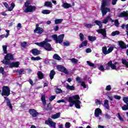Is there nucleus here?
I'll return each mask as SVG.
<instances>
[{
    "mask_svg": "<svg viewBox=\"0 0 128 128\" xmlns=\"http://www.w3.org/2000/svg\"><path fill=\"white\" fill-rule=\"evenodd\" d=\"M14 60V56L12 54H8L2 61V64H6L5 68H18L20 62H10V60Z\"/></svg>",
    "mask_w": 128,
    "mask_h": 128,
    "instance_id": "obj_1",
    "label": "nucleus"
},
{
    "mask_svg": "<svg viewBox=\"0 0 128 128\" xmlns=\"http://www.w3.org/2000/svg\"><path fill=\"white\" fill-rule=\"evenodd\" d=\"M2 96H4V98L6 100V106H9L10 110L12 108V103L10 102V100L8 96L10 95V89L8 86H4L2 88V92H1Z\"/></svg>",
    "mask_w": 128,
    "mask_h": 128,
    "instance_id": "obj_2",
    "label": "nucleus"
},
{
    "mask_svg": "<svg viewBox=\"0 0 128 128\" xmlns=\"http://www.w3.org/2000/svg\"><path fill=\"white\" fill-rule=\"evenodd\" d=\"M80 98L78 94H76L72 96H70L68 99V102H70V106H73L74 104L76 108H80V104H82V102L80 100Z\"/></svg>",
    "mask_w": 128,
    "mask_h": 128,
    "instance_id": "obj_3",
    "label": "nucleus"
},
{
    "mask_svg": "<svg viewBox=\"0 0 128 128\" xmlns=\"http://www.w3.org/2000/svg\"><path fill=\"white\" fill-rule=\"evenodd\" d=\"M110 0H102V3L100 10L102 12V16H106L108 12H110V9L109 8L106 7L107 6H110Z\"/></svg>",
    "mask_w": 128,
    "mask_h": 128,
    "instance_id": "obj_4",
    "label": "nucleus"
},
{
    "mask_svg": "<svg viewBox=\"0 0 128 128\" xmlns=\"http://www.w3.org/2000/svg\"><path fill=\"white\" fill-rule=\"evenodd\" d=\"M48 42V39H46L45 41H43L41 42H35V44H36V46H38L44 48L48 52H50V50H52V46Z\"/></svg>",
    "mask_w": 128,
    "mask_h": 128,
    "instance_id": "obj_5",
    "label": "nucleus"
},
{
    "mask_svg": "<svg viewBox=\"0 0 128 128\" xmlns=\"http://www.w3.org/2000/svg\"><path fill=\"white\" fill-rule=\"evenodd\" d=\"M30 4V1H26L25 2L24 6L26 8L24 10V12H32L36 10V6Z\"/></svg>",
    "mask_w": 128,
    "mask_h": 128,
    "instance_id": "obj_6",
    "label": "nucleus"
},
{
    "mask_svg": "<svg viewBox=\"0 0 128 128\" xmlns=\"http://www.w3.org/2000/svg\"><path fill=\"white\" fill-rule=\"evenodd\" d=\"M52 38L55 40L56 44H62L64 42V34H62L58 37V35L54 34L52 36Z\"/></svg>",
    "mask_w": 128,
    "mask_h": 128,
    "instance_id": "obj_7",
    "label": "nucleus"
},
{
    "mask_svg": "<svg viewBox=\"0 0 128 128\" xmlns=\"http://www.w3.org/2000/svg\"><path fill=\"white\" fill-rule=\"evenodd\" d=\"M107 66H110L112 70H120V64H118V62H115L114 64H113L112 62L110 60L107 64Z\"/></svg>",
    "mask_w": 128,
    "mask_h": 128,
    "instance_id": "obj_8",
    "label": "nucleus"
},
{
    "mask_svg": "<svg viewBox=\"0 0 128 128\" xmlns=\"http://www.w3.org/2000/svg\"><path fill=\"white\" fill-rule=\"evenodd\" d=\"M114 48L112 46L110 47L108 50L106 46H103L102 48V52L104 54V56H106V54H110L112 50H114Z\"/></svg>",
    "mask_w": 128,
    "mask_h": 128,
    "instance_id": "obj_9",
    "label": "nucleus"
},
{
    "mask_svg": "<svg viewBox=\"0 0 128 128\" xmlns=\"http://www.w3.org/2000/svg\"><path fill=\"white\" fill-rule=\"evenodd\" d=\"M45 124L49 126L50 128H56V122H54V121H52L50 118H48V120L45 121Z\"/></svg>",
    "mask_w": 128,
    "mask_h": 128,
    "instance_id": "obj_10",
    "label": "nucleus"
},
{
    "mask_svg": "<svg viewBox=\"0 0 128 128\" xmlns=\"http://www.w3.org/2000/svg\"><path fill=\"white\" fill-rule=\"evenodd\" d=\"M28 112L32 116V118H36L38 116V112H37L36 109L30 108L28 110Z\"/></svg>",
    "mask_w": 128,
    "mask_h": 128,
    "instance_id": "obj_11",
    "label": "nucleus"
},
{
    "mask_svg": "<svg viewBox=\"0 0 128 128\" xmlns=\"http://www.w3.org/2000/svg\"><path fill=\"white\" fill-rule=\"evenodd\" d=\"M56 68L59 72H64V74H68V70H66V68L64 67L62 65L57 66Z\"/></svg>",
    "mask_w": 128,
    "mask_h": 128,
    "instance_id": "obj_12",
    "label": "nucleus"
},
{
    "mask_svg": "<svg viewBox=\"0 0 128 128\" xmlns=\"http://www.w3.org/2000/svg\"><path fill=\"white\" fill-rule=\"evenodd\" d=\"M118 18H124L125 20H128V12H122L121 13H119L118 14Z\"/></svg>",
    "mask_w": 128,
    "mask_h": 128,
    "instance_id": "obj_13",
    "label": "nucleus"
},
{
    "mask_svg": "<svg viewBox=\"0 0 128 128\" xmlns=\"http://www.w3.org/2000/svg\"><path fill=\"white\" fill-rule=\"evenodd\" d=\"M123 101L126 105L125 104L122 107V110H128V97H124Z\"/></svg>",
    "mask_w": 128,
    "mask_h": 128,
    "instance_id": "obj_14",
    "label": "nucleus"
},
{
    "mask_svg": "<svg viewBox=\"0 0 128 128\" xmlns=\"http://www.w3.org/2000/svg\"><path fill=\"white\" fill-rule=\"evenodd\" d=\"M118 46L120 50H126V44L122 41L118 42Z\"/></svg>",
    "mask_w": 128,
    "mask_h": 128,
    "instance_id": "obj_15",
    "label": "nucleus"
},
{
    "mask_svg": "<svg viewBox=\"0 0 128 128\" xmlns=\"http://www.w3.org/2000/svg\"><path fill=\"white\" fill-rule=\"evenodd\" d=\"M38 24H36V29L34 30V32H36V34H42L44 32V29L40 27H38Z\"/></svg>",
    "mask_w": 128,
    "mask_h": 128,
    "instance_id": "obj_16",
    "label": "nucleus"
},
{
    "mask_svg": "<svg viewBox=\"0 0 128 128\" xmlns=\"http://www.w3.org/2000/svg\"><path fill=\"white\" fill-rule=\"evenodd\" d=\"M96 32H98V34H101L102 36H103L104 38L106 37V29L104 28L98 30Z\"/></svg>",
    "mask_w": 128,
    "mask_h": 128,
    "instance_id": "obj_17",
    "label": "nucleus"
},
{
    "mask_svg": "<svg viewBox=\"0 0 128 128\" xmlns=\"http://www.w3.org/2000/svg\"><path fill=\"white\" fill-rule=\"evenodd\" d=\"M100 114H102V110L100 108H96L94 110V116L96 118H98Z\"/></svg>",
    "mask_w": 128,
    "mask_h": 128,
    "instance_id": "obj_18",
    "label": "nucleus"
},
{
    "mask_svg": "<svg viewBox=\"0 0 128 128\" xmlns=\"http://www.w3.org/2000/svg\"><path fill=\"white\" fill-rule=\"evenodd\" d=\"M72 4L67 3V2H62V7L64 8H72Z\"/></svg>",
    "mask_w": 128,
    "mask_h": 128,
    "instance_id": "obj_19",
    "label": "nucleus"
},
{
    "mask_svg": "<svg viewBox=\"0 0 128 128\" xmlns=\"http://www.w3.org/2000/svg\"><path fill=\"white\" fill-rule=\"evenodd\" d=\"M41 100L42 102L43 106H46V96H44V94L42 96Z\"/></svg>",
    "mask_w": 128,
    "mask_h": 128,
    "instance_id": "obj_20",
    "label": "nucleus"
},
{
    "mask_svg": "<svg viewBox=\"0 0 128 128\" xmlns=\"http://www.w3.org/2000/svg\"><path fill=\"white\" fill-rule=\"evenodd\" d=\"M60 116V112H58V113H56V114H54V115H52V118H53V120H56V118H58Z\"/></svg>",
    "mask_w": 128,
    "mask_h": 128,
    "instance_id": "obj_21",
    "label": "nucleus"
},
{
    "mask_svg": "<svg viewBox=\"0 0 128 128\" xmlns=\"http://www.w3.org/2000/svg\"><path fill=\"white\" fill-rule=\"evenodd\" d=\"M31 52H32V54L34 56H38L40 54V50H38V49H34L32 50Z\"/></svg>",
    "mask_w": 128,
    "mask_h": 128,
    "instance_id": "obj_22",
    "label": "nucleus"
},
{
    "mask_svg": "<svg viewBox=\"0 0 128 128\" xmlns=\"http://www.w3.org/2000/svg\"><path fill=\"white\" fill-rule=\"evenodd\" d=\"M104 106L106 110H110V105L108 104V100H104Z\"/></svg>",
    "mask_w": 128,
    "mask_h": 128,
    "instance_id": "obj_23",
    "label": "nucleus"
},
{
    "mask_svg": "<svg viewBox=\"0 0 128 128\" xmlns=\"http://www.w3.org/2000/svg\"><path fill=\"white\" fill-rule=\"evenodd\" d=\"M16 72H18L19 74H26V70L24 69L16 70H15Z\"/></svg>",
    "mask_w": 128,
    "mask_h": 128,
    "instance_id": "obj_24",
    "label": "nucleus"
},
{
    "mask_svg": "<svg viewBox=\"0 0 128 128\" xmlns=\"http://www.w3.org/2000/svg\"><path fill=\"white\" fill-rule=\"evenodd\" d=\"M14 6H16V4H14V3H12L10 5V7L8 8V12H12V10L14 8Z\"/></svg>",
    "mask_w": 128,
    "mask_h": 128,
    "instance_id": "obj_25",
    "label": "nucleus"
},
{
    "mask_svg": "<svg viewBox=\"0 0 128 128\" xmlns=\"http://www.w3.org/2000/svg\"><path fill=\"white\" fill-rule=\"evenodd\" d=\"M50 12H52V11L48 10H44L42 11V13L43 14H50Z\"/></svg>",
    "mask_w": 128,
    "mask_h": 128,
    "instance_id": "obj_26",
    "label": "nucleus"
},
{
    "mask_svg": "<svg viewBox=\"0 0 128 128\" xmlns=\"http://www.w3.org/2000/svg\"><path fill=\"white\" fill-rule=\"evenodd\" d=\"M88 45V41H84L82 44H81L80 46H79V48H82L84 47V46H86Z\"/></svg>",
    "mask_w": 128,
    "mask_h": 128,
    "instance_id": "obj_27",
    "label": "nucleus"
},
{
    "mask_svg": "<svg viewBox=\"0 0 128 128\" xmlns=\"http://www.w3.org/2000/svg\"><path fill=\"white\" fill-rule=\"evenodd\" d=\"M54 74H56V72L54 70H51L50 74V80H52V78H54Z\"/></svg>",
    "mask_w": 128,
    "mask_h": 128,
    "instance_id": "obj_28",
    "label": "nucleus"
},
{
    "mask_svg": "<svg viewBox=\"0 0 128 128\" xmlns=\"http://www.w3.org/2000/svg\"><path fill=\"white\" fill-rule=\"evenodd\" d=\"M38 78H39L40 80H42L44 78V74L42 72L39 71L38 72Z\"/></svg>",
    "mask_w": 128,
    "mask_h": 128,
    "instance_id": "obj_29",
    "label": "nucleus"
},
{
    "mask_svg": "<svg viewBox=\"0 0 128 128\" xmlns=\"http://www.w3.org/2000/svg\"><path fill=\"white\" fill-rule=\"evenodd\" d=\"M62 20H64L62 19H56L54 20V24H59L62 22Z\"/></svg>",
    "mask_w": 128,
    "mask_h": 128,
    "instance_id": "obj_30",
    "label": "nucleus"
},
{
    "mask_svg": "<svg viewBox=\"0 0 128 128\" xmlns=\"http://www.w3.org/2000/svg\"><path fill=\"white\" fill-rule=\"evenodd\" d=\"M45 6H48V8H52V4L50 2H46L44 3Z\"/></svg>",
    "mask_w": 128,
    "mask_h": 128,
    "instance_id": "obj_31",
    "label": "nucleus"
},
{
    "mask_svg": "<svg viewBox=\"0 0 128 128\" xmlns=\"http://www.w3.org/2000/svg\"><path fill=\"white\" fill-rule=\"evenodd\" d=\"M53 58L57 60H62V58L58 54H54L53 56Z\"/></svg>",
    "mask_w": 128,
    "mask_h": 128,
    "instance_id": "obj_32",
    "label": "nucleus"
},
{
    "mask_svg": "<svg viewBox=\"0 0 128 128\" xmlns=\"http://www.w3.org/2000/svg\"><path fill=\"white\" fill-rule=\"evenodd\" d=\"M94 24H96L97 26H98L99 28H102V22L99 20H95L94 21Z\"/></svg>",
    "mask_w": 128,
    "mask_h": 128,
    "instance_id": "obj_33",
    "label": "nucleus"
},
{
    "mask_svg": "<svg viewBox=\"0 0 128 128\" xmlns=\"http://www.w3.org/2000/svg\"><path fill=\"white\" fill-rule=\"evenodd\" d=\"M110 18V16H107L105 19L102 20V24H108V20Z\"/></svg>",
    "mask_w": 128,
    "mask_h": 128,
    "instance_id": "obj_34",
    "label": "nucleus"
},
{
    "mask_svg": "<svg viewBox=\"0 0 128 128\" xmlns=\"http://www.w3.org/2000/svg\"><path fill=\"white\" fill-rule=\"evenodd\" d=\"M46 110H52V104H50V103H48L47 104Z\"/></svg>",
    "mask_w": 128,
    "mask_h": 128,
    "instance_id": "obj_35",
    "label": "nucleus"
},
{
    "mask_svg": "<svg viewBox=\"0 0 128 128\" xmlns=\"http://www.w3.org/2000/svg\"><path fill=\"white\" fill-rule=\"evenodd\" d=\"M88 38L90 42H94V40H96V37L92 36H88Z\"/></svg>",
    "mask_w": 128,
    "mask_h": 128,
    "instance_id": "obj_36",
    "label": "nucleus"
},
{
    "mask_svg": "<svg viewBox=\"0 0 128 128\" xmlns=\"http://www.w3.org/2000/svg\"><path fill=\"white\" fill-rule=\"evenodd\" d=\"M66 88L68 90H74L75 88L74 86H70V85H67Z\"/></svg>",
    "mask_w": 128,
    "mask_h": 128,
    "instance_id": "obj_37",
    "label": "nucleus"
},
{
    "mask_svg": "<svg viewBox=\"0 0 128 128\" xmlns=\"http://www.w3.org/2000/svg\"><path fill=\"white\" fill-rule=\"evenodd\" d=\"M120 34V31L116 30L112 32V36H118Z\"/></svg>",
    "mask_w": 128,
    "mask_h": 128,
    "instance_id": "obj_38",
    "label": "nucleus"
},
{
    "mask_svg": "<svg viewBox=\"0 0 128 128\" xmlns=\"http://www.w3.org/2000/svg\"><path fill=\"white\" fill-rule=\"evenodd\" d=\"M122 64H124V66H126V68H128V62H126V60L124 59H122Z\"/></svg>",
    "mask_w": 128,
    "mask_h": 128,
    "instance_id": "obj_39",
    "label": "nucleus"
},
{
    "mask_svg": "<svg viewBox=\"0 0 128 128\" xmlns=\"http://www.w3.org/2000/svg\"><path fill=\"white\" fill-rule=\"evenodd\" d=\"M98 69L101 72H104V66L102 65H100L98 66Z\"/></svg>",
    "mask_w": 128,
    "mask_h": 128,
    "instance_id": "obj_40",
    "label": "nucleus"
},
{
    "mask_svg": "<svg viewBox=\"0 0 128 128\" xmlns=\"http://www.w3.org/2000/svg\"><path fill=\"white\" fill-rule=\"evenodd\" d=\"M31 60H42V58L40 57L37 56V57H32Z\"/></svg>",
    "mask_w": 128,
    "mask_h": 128,
    "instance_id": "obj_41",
    "label": "nucleus"
},
{
    "mask_svg": "<svg viewBox=\"0 0 128 128\" xmlns=\"http://www.w3.org/2000/svg\"><path fill=\"white\" fill-rule=\"evenodd\" d=\"M79 36L80 38V40L83 42L84 40V34H82V33H80Z\"/></svg>",
    "mask_w": 128,
    "mask_h": 128,
    "instance_id": "obj_42",
    "label": "nucleus"
},
{
    "mask_svg": "<svg viewBox=\"0 0 128 128\" xmlns=\"http://www.w3.org/2000/svg\"><path fill=\"white\" fill-rule=\"evenodd\" d=\"M70 60L73 62V64H78V60L74 58H72V59Z\"/></svg>",
    "mask_w": 128,
    "mask_h": 128,
    "instance_id": "obj_43",
    "label": "nucleus"
},
{
    "mask_svg": "<svg viewBox=\"0 0 128 128\" xmlns=\"http://www.w3.org/2000/svg\"><path fill=\"white\" fill-rule=\"evenodd\" d=\"M8 48L7 46H3L2 48L4 52V54H8V51L6 50V48Z\"/></svg>",
    "mask_w": 128,
    "mask_h": 128,
    "instance_id": "obj_44",
    "label": "nucleus"
},
{
    "mask_svg": "<svg viewBox=\"0 0 128 128\" xmlns=\"http://www.w3.org/2000/svg\"><path fill=\"white\" fill-rule=\"evenodd\" d=\"M62 90L60 88H56V94H62Z\"/></svg>",
    "mask_w": 128,
    "mask_h": 128,
    "instance_id": "obj_45",
    "label": "nucleus"
},
{
    "mask_svg": "<svg viewBox=\"0 0 128 128\" xmlns=\"http://www.w3.org/2000/svg\"><path fill=\"white\" fill-rule=\"evenodd\" d=\"M63 44L66 46H68L70 44V43L68 41H66L63 42Z\"/></svg>",
    "mask_w": 128,
    "mask_h": 128,
    "instance_id": "obj_46",
    "label": "nucleus"
},
{
    "mask_svg": "<svg viewBox=\"0 0 128 128\" xmlns=\"http://www.w3.org/2000/svg\"><path fill=\"white\" fill-rule=\"evenodd\" d=\"M118 118H119L120 120V122H124V118H122V116H120V113H118Z\"/></svg>",
    "mask_w": 128,
    "mask_h": 128,
    "instance_id": "obj_47",
    "label": "nucleus"
},
{
    "mask_svg": "<svg viewBox=\"0 0 128 128\" xmlns=\"http://www.w3.org/2000/svg\"><path fill=\"white\" fill-rule=\"evenodd\" d=\"M65 128H70V122H67L65 124Z\"/></svg>",
    "mask_w": 128,
    "mask_h": 128,
    "instance_id": "obj_48",
    "label": "nucleus"
},
{
    "mask_svg": "<svg viewBox=\"0 0 128 128\" xmlns=\"http://www.w3.org/2000/svg\"><path fill=\"white\" fill-rule=\"evenodd\" d=\"M88 64V66H94V63H92V62H90V61H87L86 62Z\"/></svg>",
    "mask_w": 128,
    "mask_h": 128,
    "instance_id": "obj_49",
    "label": "nucleus"
},
{
    "mask_svg": "<svg viewBox=\"0 0 128 128\" xmlns=\"http://www.w3.org/2000/svg\"><path fill=\"white\" fill-rule=\"evenodd\" d=\"M114 97L116 100H120L122 98V97L118 95H114Z\"/></svg>",
    "mask_w": 128,
    "mask_h": 128,
    "instance_id": "obj_50",
    "label": "nucleus"
},
{
    "mask_svg": "<svg viewBox=\"0 0 128 128\" xmlns=\"http://www.w3.org/2000/svg\"><path fill=\"white\" fill-rule=\"evenodd\" d=\"M86 28H90L92 27V24H85Z\"/></svg>",
    "mask_w": 128,
    "mask_h": 128,
    "instance_id": "obj_51",
    "label": "nucleus"
},
{
    "mask_svg": "<svg viewBox=\"0 0 128 128\" xmlns=\"http://www.w3.org/2000/svg\"><path fill=\"white\" fill-rule=\"evenodd\" d=\"M81 86H83L84 88H86V83L84 82H81Z\"/></svg>",
    "mask_w": 128,
    "mask_h": 128,
    "instance_id": "obj_52",
    "label": "nucleus"
},
{
    "mask_svg": "<svg viewBox=\"0 0 128 128\" xmlns=\"http://www.w3.org/2000/svg\"><path fill=\"white\" fill-rule=\"evenodd\" d=\"M54 98H56V96H52L49 100L50 102H52V100H54Z\"/></svg>",
    "mask_w": 128,
    "mask_h": 128,
    "instance_id": "obj_53",
    "label": "nucleus"
},
{
    "mask_svg": "<svg viewBox=\"0 0 128 128\" xmlns=\"http://www.w3.org/2000/svg\"><path fill=\"white\" fill-rule=\"evenodd\" d=\"M116 2H118V0H112V6H116Z\"/></svg>",
    "mask_w": 128,
    "mask_h": 128,
    "instance_id": "obj_54",
    "label": "nucleus"
},
{
    "mask_svg": "<svg viewBox=\"0 0 128 128\" xmlns=\"http://www.w3.org/2000/svg\"><path fill=\"white\" fill-rule=\"evenodd\" d=\"M95 102L96 104H102V102H100V100H98V99H96L95 100Z\"/></svg>",
    "mask_w": 128,
    "mask_h": 128,
    "instance_id": "obj_55",
    "label": "nucleus"
},
{
    "mask_svg": "<svg viewBox=\"0 0 128 128\" xmlns=\"http://www.w3.org/2000/svg\"><path fill=\"white\" fill-rule=\"evenodd\" d=\"M22 46L23 48H26L28 46V44H26V42H24L22 43Z\"/></svg>",
    "mask_w": 128,
    "mask_h": 128,
    "instance_id": "obj_56",
    "label": "nucleus"
},
{
    "mask_svg": "<svg viewBox=\"0 0 128 128\" xmlns=\"http://www.w3.org/2000/svg\"><path fill=\"white\" fill-rule=\"evenodd\" d=\"M4 68L1 67L0 68V74H4Z\"/></svg>",
    "mask_w": 128,
    "mask_h": 128,
    "instance_id": "obj_57",
    "label": "nucleus"
},
{
    "mask_svg": "<svg viewBox=\"0 0 128 128\" xmlns=\"http://www.w3.org/2000/svg\"><path fill=\"white\" fill-rule=\"evenodd\" d=\"M86 54H90V52H92V49H90V48H88L86 50Z\"/></svg>",
    "mask_w": 128,
    "mask_h": 128,
    "instance_id": "obj_58",
    "label": "nucleus"
},
{
    "mask_svg": "<svg viewBox=\"0 0 128 128\" xmlns=\"http://www.w3.org/2000/svg\"><path fill=\"white\" fill-rule=\"evenodd\" d=\"M105 118H106L107 120H110V115L108 114H105Z\"/></svg>",
    "mask_w": 128,
    "mask_h": 128,
    "instance_id": "obj_59",
    "label": "nucleus"
},
{
    "mask_svg": "<svg viewBox=\"0 0 128 128\" xmlns=\"http://www.w3.org/2000/svg\"><path fill=\"white\" fill-rule=\"evenodd\" d=\"M112 90V87L110 86V85L107 86L106 87V90L110 91Z\"/></svg>",
    "mask_w": 128,
    "mask_h": 128,
    "instance_id": "obj_60",
    "label": "nucleus"
},
{
    "mask_svg": "<svg viewBox=\"0 0 128 128\" xmlns=\"http://www.w3.org/2000/svg\"><path fill=\"white\" fill-rule=\"evenodd\" d=\"M4 6H5V8H7L8 10V3L6 2H4L3 3Z\"/></svg>",
    "mask_w": 128,
    "mask_h": 128,
    "instance_id": "obj_61",
    "label": "nucleus"
},
{
    "mask_svg": "<svg viewBox=\"0 0 128 128\" xmlns=\"http://www.w3.org/2000/svg\"><path fill=\"white\" fill-rule=\"evenodd\" d=\"M18 30H20L22 28V24L20 23H18L17 25Z\"/></svg>",
    "mask_w": 128,
    "mask_h": 128,
    "instance_id": "obj_62",
    "label": "nucleus"
},
{
    "mask_svg": "<svg viewBox=\"0 0 128 128\" xmlns=\"http://www.w3.org/2000/svg\"><path fill=\"white\" fill-rule=\"evenodd\" d=\"M114 24H115L116 26H118V25L120 24V23L118 22V20H116L114 21Z\"/></svg>",
    "mask_w": 128,
    "mask_h": 128,
    "instance_id": "obj_63",
    "label": "nucleus"
},
{
    "mask_svg": "<svg viewBox=\"0 0 128 128\" xmlns=\"http://www.w3.org/2000/svg\"><path fill=\"white\" fill-rule=\"evenodd\" d=\"M60 28V27H58V26H56L54 28V32H58V29Z\"/></svg>",
    "mask_w": 128,
    "mask_h": 128,
    "instance_id": "obj_64",
    "label": "nucleus"
}]
</instances>
